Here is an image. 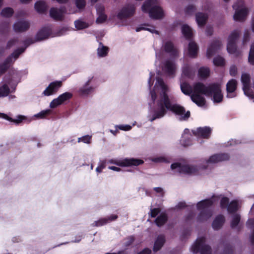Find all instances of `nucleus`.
I'll return each mask as SVG.
<instances>
[{"label": "nucleus", "instance_id": "nucleus-8", "mask_svg": "<svg viewBox=\"0 0 254 254\" xmlns=\"http://www.w3.org/2000/svg\"><path fill=\"white\" fill-rule=\"evenodd\" d=\"M191 251L193 253L199 252L200 254H211V248L205 244V238H198L191 247Z\"/></svg>", "mask_w": 254, "mask_h": 254}, {"label": "nucleus", "instance_id": "nucleus-5", "mask_svg": "<svg viewBox=\"0 0 254 254\" xmlns=\"http://www.w3.org/2000/svg\"><path fill=\"white\" fill-rule=\"evenodd\" d=\"M141 8L143 12H148L151 18L158 19L162 18L164 16L163 11L158 0H146Z\"/></svg>", "mask_w": 254, "mask_h": 254}, {"label": "nucleus", "instance_id": "nucleus-27", "mask_svg": "<svg viewBox=\"0 0 254 254\" xmlns=\"http://www.w3.org/2000/svg\"><path fill=\"white\" fill-rule=\"evenodd\" d=\"M90 79L86 83L85 85L79 90V93L82 96H87L91 94L94 90V88L89 86Z\"/></svg>", "mask_w": 254, "mask_h": 254}, {"label": "nucleus", "instance_id": "nucleus-10", "mask_svg": "<svg viewBox=\"0 0 254 254\" xmlns=\"http://www.w3.org/2000/svg\"><path fill=\"white\" fill-rule=\"evenodd\" d=\"M107 163L116 164L120 166H137L142 164L144 161L141 159L130 158H125L123 160L111 159L107 161Z\"/></svg>", "mask_w": 254, "mask_h": 254}, {"label": "nucleus", "instance_id": "nucleus-18", "mask_svg": "<svg viewBox=\"0 0 254 254\" xmlns=\"http://www.w3.org/2000/svg\"><path fill=\"white\" fill-rule=\"evenodd\" d=\"M221 45L220 40L217 39L214 40L207 49V57L210 58L220 49Z\"/></svg>", "mask_w": 254, "mask_h": 254}, {"label": "nucleus", "instance_id": "nucleus-7", "mask_svg": "<svg viewBox=\"0 0 254 254\" xmlns=\"http://www.w3.org/2000/svg\"><path fill=\"white\" fill-rule=\"evenodd\" d=\"M233 8L235 10L234 19L238 21H244L248 13V9L244 6L243 0H237L233 5Z\"/></svg>", "mask_w": 254, "mask_h": 254}, {"label": "nucleus", "instance_id": "nucleus-45", "mask_svg": "<svg viewBox=\"0 0 254 254\" xmlns=\"http://www.w3.org/2000/svg\"><path fill=\"white\" fill-rule=\"evenodd\" d=\"M240 221V216L238 214H235L233 216L232 220L231 223V226L232 228H236L239 224Z\"/></svg>", "mask_w": 254, "mask_h": 254}, {"label": "nucleus", "instance_id": "nucleus-57", "mask_svg": "<svg viewBox=\"0 0 254 254\" xmlns=\"http://www.w3.org/2000/svg\"><path fill=\"white\" fill-rule=\"evenodd\" d=\"M116 127L118 128L121 130H125V131H128L131 129L132 127L129 125H121L116 126Z\"/></svg>", "mask_w": 254, "mask_h": 254}, {"label": "nucleus", "instance_id": "nucleus-26", "mask_svg": "<svg viewBox=\"0 0 254 254\" xmlns=\"http://www.w3.org/2000/svg\"><path fill=\"white\" fill-rule=\"evenodd\" d=\"M165 242V238L164 235H161L157 237L153 247V251L157 252L163 246Z\"/></svg>", "mask_w": 254, "mask_h": 254}, {"label": "nucleus", "instance_id": "nucleus-15", "mask_svg": "<svg viewBox=\"0 0 254 254\" xmlns=\"http://www.w3.org/2000/svg\"><path fill=\"white\" fill-rule=\"evenodd\" d=\"M211 129L209 127H199L196 130H193L194 135L204 138H208L211 133Z\"/></svg>", "mask_w": 254, "mask_h": 254}, {"label": "nucleus", "instance_id": "nucleus-20", "mask_svg": "<svg viewBox=\"0 0 254 254\" xmlns=\"http://www.w3.org/2000/svg\"><path fill=\"white\" fill-rule=\"evenodd\" d=\"M192 136L190 132V130L188 128L185 129L184 133L182 134V138L180 140L181 144L184 146H188L191 144Z\"/></svg>", "mask_w": 254, "mask_h": 254}, {"label": "nucleus", "instance_id": "nucleus-32", "mask_svg": "<svg viewBox=\"0 0 254 254\" xmlns=\"http://www.w3.org/2000/svg\"><path fill=\"white\" fill-rule=\"evenodd\" d=\"M182 32L187 39L190 40L192 36V30L188 25L184 24L182 27Z\"/></svg>", "mask_w": 254, "mask_h": 254}, {"label": "nucleus", "instance_id": "nucleus-6", "mask_svg": "<svg viewBox=\"0 0 254 254\" xmlns=\"http://www.w3.org/2000/svg\"><path fill=\"white\" fill-rule=\"evenodd\" d=\"M33 43V42L31 39H27L24 41L23 44L25 46V47H22L14 51L2 63L0 64V75L4 73L18 58L19 56L25 51L26 47Z\"/></svg>", "mask_w": 254, "mask_h": 254}, {"label": "nucleus", "instance_id": "nucleus-49", "mask_svg": "<svg viewBox=\"0 0 254 254\" xmlns=\"http://www.w3.org/2000/svg\"><path fill=\"white\" fill-rule=\"evenodd\" d=\"M19 45V41L17 38H13L9 40L7 42L6 48L10 49L14 46Z\"/></svg>", "mask_w": 254, "mask_h": 254}, {"label": "nucleus", "instance_id": "nucleus-58", "mask_svg": "<svg viewBox=\"0 0 254 254\" xmlns=\"http://www.w3.org/2000/svg\"><path fill=\"white\" fill-rule=\"evenodd\" d=\"M96 8L97 14L104 13L105 7L103 4L100 3L96 4Z\"/></svg>", "mask_w": 254, "mask_h": 254}, {"label": "nucleus", "instance_id": "nucleus-1", "mask_svg": "<svg viewBox=\"0 0 254 254\" xmlns=\"http://www.w3.org/2000/svg\"><path fill=\"white\" fill-rule=\"evenodd\" d=\"M154 75V73L150 72V77L148 80V88L150 90V95L153 103L149 111L147 117L148 120L152 122L157 119H161L166 115L168 111L174 113L180 121L187 120L190 117V111L186 112L183 107L173 102L172 98L167 94L168 87L162 78L157 77L154 86V88H159V94H157L154 89L151 90L153 83L151 78Z\"/></svg>", "mask_w": 254, "mask_h": 254}, {"label": "nucleus", "instance_id": "nucleus-37", "mask_svg": "<svg viewBox=\"0 0 254 254\" xmlns=\"http://www.w3.org/2000/svg\"><path fill=\"white\" fill-rule=\"evenodd\" d=\"M198 76L202 78H207L210 74V70L208 67H201L198 72Z\"/></svg>", "mask_w": 254, "mask_h": 254}, {"label": "nucleus", "instance_id": "nucleus-19", "mask_svg": "<svg viewBox=\"0 0 254 254\" xmlns=\"http://www.w3.org/2000/svg\"><path fill=\"white\" fill-rule=\"evenodd\" d=\"M118 216L116 214H112L110 216H108L105 218H102L99 220L95 221L93 224V226L100 227L112 221H115Z\"/></svg>", "mask_w": 254, "mask_h": 254}, {"label": "nucleus", "instance_id": "nucleus-59", "mask_svg": "<svg viewBox=\"0 0 254 254\" xmlns=\"http://www.w3.org/2000/svg\"><path fill=\"white\" fill-rule=\"evenodd\" d=\"M250 38V35L249 31L248 30H245L243 40V43L244 45L247 42H248L249 41Z\"/></svg>", "mask_w": 254, "mask_h": 254}, {"label": "nucleus", "instance_id": "nucleus-41", "mask_svg": "<svg viewBox=\"0 0 254 254\" xmlns=\"http://www.w3.org/2000/svg\"><path fill=\"white\" fill-rule=\"evenodd\" d=\"M14 11L12 8L5 7L2 9L1 11V15L5 17H9L12 15Z\"/></svg>", "mask_w": 254, "mask_h": 254}, {"label": "nucleus", "instance_id": "nucleus-22", "mask_svg": "<svg viewBox=\"0 0 254 254\" xmlns=\"http://www.w3.org/2000/svg\"><path fill=\"white\" fill-rule=\"evenodd\" d=\"M163 47L166 52L170 53L173 56H176L177 55L178 51L171 42H166Z\"/></svg>", "mask_w": 254, "mask_h": 254}, {"label": "nucleus", "instance_id": "nucleus-13", "mask_svg": "<svg viewBox=\"0 0 254 254\" xmlns=\"http://www.w3.org/2000/svg\"><path fill=\"white\" fill-rule=\"evenodd\" d=\"M176 64L174 62L171 60H167L162 66V70L168 76L174 77L176 70Z\"/></svg>", "mask_w": 254, "mask_h": 254}, {"label": "nucleus", "instance_id": "nucleus-24", "mask_svg": "<svg viewBox=\"0 0 254 254\" xmlns=\"http://www.w3.org/2000/svg\"><path fill=\"white\" fill-rule=\"evenodd\" d=\"M198 50V46L195 42L190 41L189 43L188 47V54L190 57H195L197 54Z\"/></svg>", "mask_w": 254, "mask_h": 254}, {"label": "nucleus", "instance_id": "nucleus-30", "mask_svg": "<svg viewBox=\"0 0 254 254\" xmlns=\"http://www.w3.org/2000/svg\"><path fill=\"white\" fill-rule=\"evenodd\" d=\"M150 160L155 163H170L172 158L168 155H163L152 157Z\"/></svg>", "mask_w": 254, "mask_h": 254}, {"label": "nucleus", "instance_id": "nucleus-64", "mask_svg": "<svg viewBox=\"0 0 254 254\" xmlns=\"http://www.w3.org/2000/svg\"><path fill=\"white\" fill-rule=\"evenodd\" d=\"M151 250L148 248H145L137 254H150Z\"/></svg>", "mask_w": 254, "mask_h": 254}, {"label": "nucleus", "instance_id": "nucleus-33", "mask_svg": "<svg viewBox=\"0 0 254 254\" xmlns=\"http://www.w3.org/2000/svg\"><path fill=\"white\" fill-rule=\"evenodd\" d=\"M109 48L104 46L101 42H99V45L97 49L98 55L100 57H104L107 55Z\"/></svg>", "mask_w": 254, "mask_h": 254}, {"label": "nucleus", "instance_id": "nucleus-44", "mask_svg": "<svg viewBox=\"0 0 254 254\" xmlns=\"http://www.w3.org/2000/svg\"><path fill=\"white\" fill-rule=\"evenodd\" d=\"M248 60L251 64H254V42L251 44Z\"/></svg>", "mask_w": 254, "mask_h": 254}, {"label": "nucleus", "instance_id": "nucleus-3", "mask_svg": "<svg viewBox=\"0 0 254 254\" xmlns=\"http://www.w3.org/2000/svg\"><path fill=\"white\" fill-rule=\"evenodd\" d=\"M229 157L230 156L227 153L216 154L210 156L208 160H205L202 166L197 167L184 163L177 162L173 163L171 165V168L174 173L196 175L199 174L201 170L209 168L211 164L227 160Z\"/></svg>", "mask_w": 254, "mask_h": 254}, {"label": "nucleus", "instance_id": "nucleus-31", "mask_svg": "<svg viewBox=\"0 0 254 254\" xmlns=\"http://www.w3.org/2000/svg\"><path fill=\"white\" fill-rule=\"evenodd\" d=\"M35 8L37 12L42 13L47 10L48 8V5H47L45 1L40 0L35 3Z\"/></svg>", "mask_w": 254, "mask_h": 254}, {"label": "nucleus", "instance_id": "nucleus-25", "mask_svg": "<svg viewBox=\"0 0 254 254\" xmlns=\"http://www.w3.org/2000/svg\"><path fill=\"white\" fill-rule=\"evenodd\" d=\"M194 73L195 71L188 64H185L182 67V74L188 78H192Z\"/></svg>", "mask_w": 254, "mask_h": 254}, {"label": "nucleus", "instance_id": "nucleus-50", "mask_svg": "<svg viewBox=\"0 0 254 254\" xmlns=\"http://www.w3.org/2000/svg\"><path fill=\"white\" fill-rule=\"evenodd\" d=\"M51 112L50 110H46L41 111L37 114H36L34 116L36 118L43 119L46 117L47 115H49Z\"/></svg>", "mask_w": 254, "mask_h": 254}, {"label": "nucleus", "instance_id": "nucleus-60", "mask_svg": "<svg viewBox=\"0 0 254 254\" xmlns=\"http://www.w3.org/2000/svg\"><path fill=\"white\" fill-rule=\"evenodd\" d=\"M134 238L133 236H131L128 237L127 239L126 242L125 243V246L126 247L129 246L131 244H132V243L134 242Z\"/></svg>", "mask_w": 254, "mask_h": 254}, {"label": "nucleus", "instance_id": "nucleus-61", "mask_svg": "<svg viewBox=\"0 0 254 254\" xmlns=\"http://www.w3.org/2000/svg\"><path fill=\"white\" fill-rule=\"evenodd\" d=\"M160 212L159 208H155L151 209L150 215L152 217H155Z\"/></svg>", "mask_w": 254, "mask_h": 254}, {"label": "nucleus", "instance_id": "nucleus-53", "mask_svg": "<svg viewBox=\"0 0 254 254\" xmlns=\"http://www.w3.org/2000/svg\"><path fill=\"white\" fill-rule=\"evenodd\" d=\"M107 160H103L100 162L98 166L96 168V171L98 173H101L103 169L106 167Z\"/></svg>", "mask_w": 254, "mask_h": 254}, {"label": "nucleus", "instance_id": "nucleus-46", "mask_svg": "<svg viewBox=\"0 0 254 254\" xmlns=\"http://www.w3.org/2000/svg\"><path fill=\"white\" fill-rule=\"evenodd\" d=\"M92 136L86 135L78 138V142H82L84 143L90 144L91 143Z\"/></svg>", "mask_w": 254, "mask_h": 254}, {"label": "nucleus", "instance_id": "nucleus-42", "mask_svg": "<svg viewBox=\"0 0 254 254\" xmlns=\"http://www.w3.org/2000/svg\"><path fill=\"white\" fill-rule=\"evenodd\" d=\"M145 25H141L140 26L137 27L135 29L136 32H139L141 30H147L149 31L152 33H155L156 34H159V32L155 29H154L153 27H151V28L145 27Z\"/></svg>", "mask_w": 254, "mask_h": 254}, {"label": "nucleus", "instance_id": "nucleus-51", "mask_svg": "<svg viewBox=\"0 0 254 254\" xmlns=\"http://www.w3.org/2000/svg\"><path fill=\"white\" fill-rule=\"evenodd\" d=\"M98 17L96 19V22L98 23H102L105 22L107 18V16L105 14V13H99L98 14Z\"/></svg>", "mask_w": 254, "mask_h": 254}, {"label": "nucleus", "instance_id": "nucleus-34", "mask_svg": "<svg viewBox=\"0 0 254 254\" xmlns=\"http://www.w3.org/2000/svg\"><path fill=\"white\" fill-rule=\"evenodd\" d=\"M91 24V23L84 21L82 19H78L74 21L75 26L78 30L87 28L89 27Z\"/></svg>", "mask_w": 254, "mask_h": 254}, {"label": "nucleus", "instance_id": "nucleus-63", "mask_svg": "<svg viewBox=\"0 0 254 254\" xmlns=\"http://www.w3.org/2000/svg\"><path fill=\"white\" fill-rule=\"evenodd\" d=\"M212 33H213L212 28L211 27L207 26L206 27V34L208 36H210L212 34Z\"/></svg>", "mask_w": 254, "mask_h": 254}, {"label": "nucleus", "instance_id": "nucleus-2", "mask_svg": "<svg viewBox=\"0 0 254 254\" xmlns=\"http://www.w3.org/2000/svg\"><path fill=\"white\" fill-rule=\"evenodd\" d=\"M182 92L187 95H190L191 100L199 107L205 104V99L202 95L212 97L214 103H220L223 100V95L220 85L217 83H212L207 86L198 82L193 84L192 87L188 82H181Z\"/></svg>", "mask_w": 254, "mask_h": 254}, {"label": "nucleus", "instance_id": "nucleus-43", "mask_svg": "<svg viewBox=\"0 0 254 254\" xmlns=\"http://www.w3.org/2000/svg\"><path fill=\"white\" fill-rule=\"evenodd\" d=\"M9 93V89L7 84H4L0 87V97L7 96Z\"/></svg>", "mask_w": 254, "mask_h": 254}, {"label": "nucleus", "instance_id": "nucleus-16", "mask_svg": "<svg viewBox=\"0 0 254 254\" xmlns=\"http://www.w3.org/2000/svg\"><path fill=\"white\" fill-rule=\"evenodd\" d=\"M237 82L234 79L229 80L226 85L228 98H234L236 96L235 91L237 89Z\"/></svg>", "mask_w": 254, "mask_h": 254}, {"label": "nucleus", "instance_id": "nucleus-62", "mask_svg": "<svg viewBox=\"0 0 254 254\" xmlns=\"http://www.w3.org/2000/svg\"><path fill=\"white\" fill-rule=\"evenodd\" d=\"M237 73V68L236 66H231L230 68V74L232 76H235Z\"/></svg>", "mask_w": 254, "mask_h": 254}, {"label": "nucleus", "instance_id": "nucleus-29", "mask_svg": "<svg viewBox=\"0 0 254 254\" xmlns=\"http://www.w3.org/2000/svg\"><path fill=\"white\" fill-rule=\"evenodd\" d=\"M207 18V14L202 12L197 13L196 14V21L198 25L200 27L204 26L206 22Z\"/></svg>", "mask_w": 254, "mask_h": 254}, {"label": "nucleus", "instance_id": "nucleus-11", "mask_svg": "<svg viewBox=\"0 0 254 254\" xmlns=\"http://www.w3.org/2000/svg\"><path fill=\"white\" fill-rule=\"evenodd\" d=\"M244 94L250 98L254 99V92L251 89V76L249 73H243L241 78Z\"/></svg>", "mask_w": 254, "mask_h": 254}, {"label": "nucleus", "instance_id": "nucleus-47", "mask_svg": "<svg viewBox=\"0 0 254 254\" xmlns=\"http://www.w3.org/2000/svg\"><path fill=\"white\" fill-rule=\"evenodd\" d=\"M9 29V23L4 21L0 24V32L2 33L7 32Z\"/></svg>", "mask_w": 254, "mask_h": 254}, {"label": "nucleus", "instance_id": "nucleus-28", "mask_svg": "<svg viewBox=\"0 0 254 254\" xmlns=\"http://www.w3.org/2000/svg\"><path fill=\"white\" fill-rule=\"evenodd\" d=\"M50 34V30L48 28H44L38 32L36 35L37 41H42L48 38Z\"/></svg>", "mask_w": 254, "mask_h": 254}, {"label": "nucleus", "instance_id": "nucleus-56", "mask_svg": "<svg viewBox=\"0 0 254 254\" xmlns=\"http://www.w3.org/2000/svg\"><path fill=\"white\" fill-rule=\"evenodd\" d=\"M195 7L193 5H189L186 8L185 11L187 14H192L195 11Z\"/></svg>", "mask_w": 254, "mask_h": 254}, {"label": "nucleus", "instance_id": "nucleus-36", "mask_svg": "<svg viewBox=\"0 0 254 254\" xmlns=\"http://www.w3.org/2000/svg\"><path fill=\"white\" fill-rule=\"evenodd\" d=\"M0 118L4 119L8 121L12 122L15 124H19L20 123L23 119H24V117L22 116H19L17 117V119L13 120L11 118L8 117L7 115L3 114V113H0Z\"/></svg>", "mask_w": 254, "mask_h": 254}, {"label": "nucleus", "instance_id": "nucleus-52", "mask_svg": "<svg viewBox=\"0 0 254 254\" xmlns=\"http://www.w3.org/2000/svg\"><path fill=\"white\" fill-rule=\"evenodd\" d=\"M75 3L76 7L79 9H83L86 5L85 0H75Z\"/></svg>", "mask_w": 254, "mask_h": 254}, {"label": "nucleus", "instance_id": "nucleus-23", "mask_svg": "<svg viewBox=\"0 0 254 254\" xmlns=\"http://www.w3.org/2000/svg\"><path fill=\"white\" fill-rule=\"evenodd\" d=\"M224 222V217L222 215H218L213 221L212 224L213 228L215 230L219 229L223 226Z\"/></svg>", "mask_w": 254, "mask_h": 254}, {"label": "nucleus", "instance_id": "nucleus-40", "mask_svg": "<svg viewBox=\"0 0 254 254\" xmlns=\"http://www.w3.org/2000/svg\"><path fill=\"white\" fill-rule=\"evenodd\" d=\"M238 209V204L237 201H231L227 207V210L229 213H234Z\"/></svg>", "mask_w": 254, "mask_h": 254}, {"label": "nucleus", "instance_id": "nucleus-14", "mask_svg": "<svg viewBox=\"0 0 254 254\" xmlns=\"http://www.w3.org/2000/svg\"><path fill=\"white\" fill-rule=\"evenodd\" d=\"M62 81H55L51 83L43 91V94L45 96H50L56 93L62 86Z\"/></svg>", "mask_w": 254, "mask_h": 254}, {"label": "nucleus", "instance_id": "nucleus-39", "mask_svg": "<svg viewBox=\"0 0 254 254\" xmlns=\"http://www.w3.org/2000/svg\"><path fill=\"white\" fill-rule=\"evenodd\" d=\"M247 227L252 230L253 232L250 236L252 244H254V218L248 220L247 223Z\"/></svg>", "mask_w": 254, "mask_h": 254}, {"label": "nucleus", "instance_id": "nucleus-38", "mask_svg": "<svg viewBox=\"0 0 254 254\" xmlns=\"http://www.w3.org/2000/svg\"><path fill=\"white\" fill-rule=\"evenodd\" d=\"M64 102V94L61 95L58 98L54 99L50 103V106L51 108L57 107Z\"/></svg>", "mask_w": 254, "mask_h": 254}, {"label": "nucleus", "instance_id": "nucleus-55", "mask_svg": "<svg viewBox=\"0 0 254 254\" xmlns=\"http://www.w3.org/2000/svg\"><path fill=\"white\" fill-rule=\"evenodd\" d=\"M229 198L227 197H223L220 200V206L222 208H225L228 206Z\"/></svg>", "mask_w": 254, "mask_h": 254}, {"label": "nucleus", "instance_id": "nucleus-54", "mask_svg": "<svg viewBox=\"0 0 254 254\" xmlns=\"http://www.w3.org/2000/svg\"><path fill=\"white\" fill-rule=\"evenodd\" d=\"M233 249L231 245L228 244L225 246L223 254H233Z\"/></svg>", "mask_w": 254, "mask_h": 254}, {"label": "nucleus", "instance_id": "nucleus-21", "mask_svg": "<svg viewBox=\"0 0 254 254\" xmlns=\"http://www.w3.org/2000/svg\"><path fill=\"white\" fill-rule=\"evenodd\" d=\"M50 16L56 20H62L64 15L63 9H58L57 8H51L50 10Z\"/></svg>", "mask_w": 254, "mask_h": 254}, {"label": "nucleus", "instance_id": "nucleus-35", "mask_svg": "<svg viewBox=\"0 0 254 254\" xmlns=\"http://www.w3.org/2000/svg\"><path fill=\"white\" fill-rule=\"evenodd\" d=\"M167 215L162 213L155 219V222L157 226L161 227L167 222Z\"/></svg>", "mask_w": 254, "mask_h": 254}, {"label": "nucleus", "instance_id": "nucleus-4", "mask_svg": "<svg viewBox=\"0 0 254 254\" xmlns=\"http://www.w3.org/2000/svg\"><path fill=\"white\" fill-rule=\"evenodd\" d=\"M216 200H218V197L213 195L211 198L202 200L197 203V209L200 211L197 217L198 222L206 221L211 217L212 215L211 206Z\"/></svg>", "mask_w": 254, "mask_h": 254}, {"label": "nucleus", "instance_id": "nucleus-9", "mask_svg": "<svg viewBox=\"0 0 254 254\" xmlns=\"http://www.w3.org/2000/svg\"><path fill=\"white\" fill-rule=\"evenodd\" d=\"M240 35V32L238 30H234L229 35L228 39L227 50L229 53L235 54L238 56L239 51L237 49L236 41Z\"/></svg>", "mask_w": 254, "mask_h": 254}, {"label": "nucleus", "instance_id": "nucleus-48", "mask_svg": "<svg viewBox=\"0 0 254 254\" xmlns=\"http://www.w3.org/2000/svg\"><path fill=\"white\" fill-rule=\"evenodd\" d=\"M213 63L217 66H222L225 64L224 59L220 56L216 57L213 59Z\"/></svg>", "mask_w": 254, "mask_h": 254}, {"label": "nucleus", "instance_id": "nucleus-17", "mask_svg": "<svg viewBox=\"0 0 254 254\" xmlns=\"http://www.w3.org/2000/svg\"><path fill=\"white\" fill-rule=\"evenodd\" d=\"M30 25V23L28 21L20 20L13 24V29L15 32L21 33L27 30Z\"/></svg>", "mask_w": 254, "mask_h": 254}, {"label": "nucleus", "instance_id": "nucleus-12", "mask_svg": "<svg viewBox=\"0 0 254 254\" xmlns=\"http://www.w3.org/2000/svg\"><path fill=\"white\" fill-rule=\"evenodd\" d=\"M135 12L133 4H128L124 6L117 15L118 19L122 20L132 16Z\"/></svg>", "mask_w": 254, "mask_h": 254}]
</instances>
